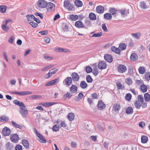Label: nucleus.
I'll return each mask as SVG.
<instances>
[{"instance_id":"2","label":"nucleus","mask_w":150,"mask_h":150,"mask_svg":"<svg viewBox=\"0 0 150 150\" xmlns=\"http://www.w3.org/2000/svg\"><path fill=\"white\" fill-rule=\"evenodd\" d=\"M64 6L71 11L73 8V5L68 0H65L64 2Z\"/></svg>"},{"instance_id":"44","label":"nucleus","mask_w":150,"mask_h":150,"mask_svg":"<svg viewBox=\"0 0 150 150\" xmlns=\"http://www.w3.org/2000/svg\"><path fill=\"white\" fill-rule=\"evenodd\" d=\"M6 146L7 149L10 150L13 147V146L12 144L9 142H8L6 143Z\"/></svg>"},{"instance_id":"56","label":"nucleus","mask_w":150,"mask_h":150,"mask_svg":"<svg viewBox=\"0 0 150 150\" xmlns=\"http://www.w3.org/2000/svg\"><path fill=\"white\" fill-rule=\"evenodd\" d=\"M52 129L54 132H57L59 130V127H57L56 125H54L52 128Z\"/></svg>"},{"instance_id":"12","label":"nucleus","mask_w":150,"mask_h":150,"mask_svg":"<svg viewBox=\"0 0 150 150\" xmlns=\"http://www.w3.org/2000/svg\"><path fill=\"white\" fill-rule=\"evenodd\" d=\"M55 50L57 52H69L70 51L68 49H63L60 47H55Z\"/></svg>"},{"instance_id":"24","label":"nucleus","mask_w":150,"mask_h":150,"mask_svg":"<svg viewBox=\"0 0 150 150\" xmlns=\"http://www.w3.org/2000/svg\"><path fill=\"white\" fill-rule=\"evenodd\" d=\"M67 118L70 121H72L74 118V115L72 112H70L69 113L67 116Z\"/></svg>"},{"instance_id":"40","label":"nucleus","mask_w":150,"mask_h":150,"mask_svg":"<svg viewBox=\"0 0 150 150\" xmlns=\"http://www.w3.org/2000/svg\"><path fill=\"white\" fill-rule=\"evenodd\" d=\"M148 139V137L146 136H142L141 137V141L143 143H146L147 142Z\"/></svg>"},{"instance_id":"33","label":"nucleus","mask_w":150,"mask_h":150,"mask_svg":"<svg viewBox=\"0 0 150 150\" xmlns=\"http://www.w3.org/2000/svg\"><path fill=\"white\" fill-rule=\"evenodd\" d=\"M80 86L82 88L84 89L86 88L87 87L88 85L85 81H83L81 82L80 83Z\"/></svg>"},{"instance_id":"50","label":"nucleus","mask_w":150,"mask_h":150,"mask_svg":"<svg viewBox=\"0 0 150 150\" xmlns=\"http://www.w3.org/2000/svg\"><path fill=\"white\" fill-rule=\"evenodd\" d=\"M145 78L147 81L150 80V72L146 73L145 75Z\"/></svg>"},{"instance_id":"41","label":"nucleus","mask_w":150,"mask_h":150,"mask_svg":"<svg viewBox=\"0 0 150 150\" xmlns=\"http://www.w3.org/2000/svg\"><path fill=\"white\" fill-rule=\"evenodd\" d=\"M150 96L149 94L146 93L144 95V98L145 100L147 102H149L150 100Z\"/></svg>"},{"instance_id":"55","label":"nucleus","mask_w":150,"mask_h":150,"mask_svg":"<svg viewBox=\"0 0 150 150\" xmlns=\"http://www.w3.org/2000/svg\"><path fill=\"white\" fill-rule=\"evenodd\" d=\"M44 58L46 60H50L53 59V57L47 55H45L43 56Z\"/></svg>"},{"instance_id":"31","label":"nucleus","mask_w":150,"mask_h":150,"mask_svg":"<svg viewBox=\"0 0 150 150\" xmlns=\"http://www.w3.org/2000/svg\"><path fill=\"white\" fill-rule=\"evenodd\" d=\"M22 143L23 146L26 149H28L29 148V144L28 141L25 139L23 140H22Z\"/></svg>"},{"instance_id":"11","label":"nucleus","mask_w":150,"mask_h":150,"mask_svg":"<svg viewBox=\"0 0 150 150\" xmlns=\"http://www.w3.org/2000/svg\"><path fill=\"white\" fill-rule=\"evenodd\" d=\"M97 107L99 110H102L105 108V105L103 102L102 101L100 100L99 101Z\"/></svg>"},{"instance_id":"48","label":"nucleus","mask_w":150,"mask_h":150,"mask_svg":"<svg viewBox=\"0 0 150 150\" xmlns=\"http://www.w3.org/2000/svg\"><path fill=\"white\" fill-rule=\"evenodd\" d=\"M125 82L126 83L129 85H131L132 83V81L130 78H128L125 79Z\"/></svg>"},{"instance_id":"37","label":"nucleus","mask_w":150,"mask_h":150,"mask_svg":"<svg viewBox=\"0 0 150 150\" xmlns=\"http://www.w3.org/2000/svg\"><path fill=\"white\" fill-rule=\"evenodd\" d=\"M75 4L77 7H81L83 5L82 2L79 0H76L75 1Z\"/></svg>"},{"instance_id":"20","label":"nucleus","mask_w":150,"mask_h":150,"mask_svg":"<svg viewBox=\"0 0 150 150\" xmlns=\"http://www.w3.org/2000/svg\"><path fill=\"white\" fill-rule=\"evenodd\" d=\"M130 59L132 61H135L138 59V56L135 53H132L130 56Z\"/></svg>"},{"instance_id":"21","label":"nucleus","mask_w":150,"mask_h":150,"mask_svg":"<svg viewBox=\"0 0 150 150\" xmlns=\"http://www.w3.org/2000/svg\"><path fill=\"white\" fill-rule=\"evenodd\" d=\"M127 47L125 43H120L119 46L118 48L120 51H122L126 49Z\"/></svg>"},{"instance_id":"22","label":"nucleus","mask_w":150,"mask_h":150,"mask_svg":"<svg viewBox=\"0 0 150 150\" xmlns=\"http://www.w3.org/2000/svg\"><path fill=\"white\" fill-rule=\"evenodd\" d=\"M111 50L113 52L118 54H119L120 52L119 49L118 48L114 46H112L111 48Z\"/></svg>"},{"instance_id":"26","label":"nucleus","mask_w":150,"mask_h":150,"mask_svg":"<svg viewBox=\"0 0 150 150\" xmlns=\"http://www.w3.org/2000/svg\"><path fill=\"white\" fill-rule=\"evenodd\" d=\"M26 17L28 21H31L32 22L35 18L34 16L31 14L28 15L26 16Z\"/></svg>"},{"instance_id":"36","label":"nucleus","mask_w":150,"mask_h":150,"mask_svg":"<svg viewBox=\"0 0 150 150\" xmlns=\"http://www.w3.org/2000/svg\"><path fill=\"white\" fill-rule=\"evenodd\" d=\"M140 89L143 92L145 93L147 91V87L146 86L143 84L141 86Z\"/></svg>"},{"instance_id":"6","label":"nucleus","mask_w":150,"mask_h":150,"mask_svg":"<svg viewBox=\"0 0 150 150\" xmlns=\"http://www.w3.org/2000/svg\"><path fill=\"white\" fill-rule=\"evenodd\" d=\"M10 139L12 142L16 143L18 142L19 138L16 134H13L11 136Z\"/></svg>"},{"instance_id":"64","label":"nucleus","mask_w":150,"mask_h":150,"mask_svg":"<svg viewBox=\"0 0 150 150\" xmlns=\"http://www.w3.org/2000/svg\"><path fill=\"white\" fill-rule=\"evenodd\" d=\"M48 33L47 30H43L39 32V33L42 35H47Z\"/></svg>"},{"instance_id":"29","label":"nucleus","mask_w":150,"mask_h":150,"mask_svg":"<svg viewBox=\"0 0 150 150\" xmlns=\"http://www.w3.org/2000/svg\"><path fill=\"white\" fill-rule=\"evenodd\" d=\"M7 7L6 6L4 5L0 6V12L1 13H4L6 11Z\"/></svg>"},{"instance_id":"1","label":"nucleus","mask_w":150,"mask_h":150,"mask_svg":"<svg viewBox=\"0 0 150 150\" xmlns=\"http://www.w3.org/2000/svg\"><path fill=\"white\" fill-rule=\"evenodd\" d=\"M19 112L23 118H26L28 113V110L25 106L23 107H20Z\"/></svg>"},{"instance_id":"62","label":"nucleus","mask_w":150,"mask_h":150,"mask_svg":"<svg viewBox=\"0 0 150 150\" xmlns=\"http://www.w3.org/2000/svg\"><path fill=\"white\" fill-rule=\"evenodd\" d=\"M62 30L64 32L67 31L68 30V26L67 24H65L62 28Z\"/></svg>"},{"instance_id":"49","label":"nucleus","mask_w":150,"mask_h":150,"mask_svg":"<svg viewBox=\"0 0 150 150\" xmlns=\"http://www.w3.org/2000/svg\"><path fill=\"white\" fill-rule=\"evenodd\" d=\"M102 33L101 32L98 33H94L92 35L91 37H100L102 36Z\"/></svg>"},{"instance_id":"17","label":"nucleus","mask_w":150,"mask_h":150,"mask_svg":"<svg viewBox=\"0 0 150 150\" xmlns=\"http://www.w3.org/2000/svg\"><path fill=\"white\" fill-rule=\"evenodd\" d=\"M37 136L40 139V141L43 143H45L46 142V140L45 139L43 136L41 135L40 134H38Z\"/></svg>"},{"instance_id":"15","label":"nucleus","mask_w":150,"mask_h":150,"mask_svg":"<svg viewBox=\"0 0 150 150\" xmlns=\"http://www.w3.org/2000/svg\"><path fill=\"white\" fill-rule=\"evenodd\" d=\"M75 26L78 28H83L84 27L83 24L81 21H76L75 23Z\"/></svg>"},{"instance_id":"14","label":"nucleus","mask_w":150,"mask_h":150,"mask_svg":"<svg viewBox=\"0 0 150 150\" xmlns=\"http://www.w3.org/2000/svg\"><path fill=\"white\" fill-rule=\"evenodd\" d=\"M96 12L99 13H103L104 11V7L102 6H98L96 8Z\"/></svg>"},{"instance_id":"8","label":"nucleus","mask_w":150,"mask_h":150,"mask_svg":"<svg viewBox=\"0 0 150 150\" xmlns=\"http://www.w3.org/2000/svg\"><path fill=\"white\" fill-rule=\"evenodd\" d=\"M11 133V131L10 129L6 127H5L3 129L2 131V133L4 136H7L9 135Z\"/></svg>"},{"instance_id":"4","label":"nucleus","mask_w":150,"mask_h":150,"mask_svg":"<svg viewBox=\"0 0 150 150\" xmlns=\"http://www.w3.org/2000/svg\"><path fill=\"white\" fill-rule=\"evenodd\" d=\"M127 70L126 67L124 65H120L117 67L118 71L120 73H123L125 72Z\"/></svg>"},{"instance_id":"52","label":"nucleus","mask_w":150,"mask_h":150,"mask_svg":"<svg viewBox=\"0 0 150 150\" xmlns=\"http://www.w3.org/2000/svg\"><path fill=\"white\" fill-rule=\"evenodd\" d=\"M58 71V69L56 68H54L50 70L49 73L51 74H53L55 73Z\"/></svg>"},{"instance_id":"23","label":"nucleus","mask_w":150,"mask_h":150,"mask_svg":"<svg viewBox=\"0 0 150 150\" xmlns=\"http://www.w3.org/2000/svg\"><path fill=\"white\" fill-rule=\"evenodd\" d=\"M32 93V92L30 91H24L22 92H19L18 95L23 96L31 94Z\"/></svg>"},{"instance_id":"35","label":"nucleus","mask_w":150,"mask_h":150,"mask_svg":"<svg viewBox=\"0 0 150 150\" xmlns=\"http://www.w3.org/2000/svg\"><path fill=\"white\" fill-rule=\"evenodd\" d=\"M104 18L106 19L110 20L111 19L112 16L110 13H106L104 15Z\"/></svg>"},{"instance_id":"58","label":"nucleus","mask_w":150,"mask_h":150,"mask_svg":"<svg viewBox=\"0 0 150 150\" xmlns=\"http://www.w3.org/2000/svg\"><path fill=\"white\" fill-rule=\"evenodd\" d=\"M11 123H12V124H13V125L15 127H17V128H20V129H21L22 128V127L21 126V125H18V124H16V123H15L14 122H13V121H11Z\"/></svg>"},{"instance_id":"63","label":"nucleus","mask_w":150,"mask_h":150,"mask_svg":"<svg viewBox=\"0 0 150 150\" xmlns=\"http://www.w3.org/2000/svg\"><path fill=\"white\" fill-rule=\"evenodd\" d=\"M15 39V37L14 36H12L11 37L9 38L8 40V42L11 44H12L14 40Z\"/></svg>"},{"instance_id":"3","label":"nucleus","mask_w":150,"mask_h":150,"mask_svg":"<svg viewBox=\"0 0 150 150\" xmlns=\"http://www.w3.org/2000/svg\"><path fill=\"white\" fill-rule=\"evenodd\" d=\"M107 64L106 62L104 61L100 62L98 64V67L100 70H102L106 69L107 68Z\"/></svg>"},{"instance_id":"53","label":"nucleus","mask_w":150,"mask_h":150,"mask_svg":"<svg viewBox=\"0 0 150 150\" xmlns=\"http://www.w3.org/2000/svg\"><path fill=\"white\" fill-rule=\"evenodd\" d=\"M85 69L86 72L88 73H89L91 72L92 71V68L90 66H88L86 67Z\"/></svg>"},{"instance_id":"5","label":"nucleus","mask_w":150,"mask_h":150,"mask_svg":"<svg viewBox=\"0 0 150 150\" xmlns=\"http://www.w3.org/2000/svg\"><path fill=\"white\" fill-rule=\"evenodd\" d=\"M47 3L45 0H39L38 1V6L40 7H45L47 6Z\"/></svg>"},{"instance_id":"38","label":"nucleus","mask_w":150,"mask_h":150,"mask_svg":"<svg viewBox=\"0 0 150 150\" xmlns=\"http://www.w3.org/2000/svg\"><path fill=\"white\" fill-rule=\"evenodd\" d=\"M138 71L140 74H143L145 72L146 69L144 67H141L139 68Z\"/></svg>"},{"instance_id":"57","label":"nucleus","mask_w":150,"mask_h":150,"mask_svg":"<svg viewBox=\"0 0 150 150\" xmlns=\"http://www.w3.org/2000/svg\"><path fill=\"white\" fill-rule=\"evenodd\" d=\"M56 103L54 102H47L46 103V107H49Z\"/></svg>"},{"instance_id":"54","label":"nucleus","mask_w":150,"mask_h":150,"mask_svg":"<svg viewBox=\"0 0 150 150\" xmlns=\"http://www.w3.org/2000/svg\"><path fill=\"white\" fill-rule=\"evenodd\" d=\"M140 7L143 9H145L146 8V6L145 2L142 1L141 2Z\"/></svg>"},{"instance_id":"39","label":"nucleus","mask_w":150,"mask_h":150,"mask_svg":"<svg viewBox=\"0 0 150 150\" xmlns=\"http://www.w3.org/2000/svg\"><path fill=\"white\" fill-rule=\"evenodd\" d=\"M3 23V25L1 26L2 28L6 32H8L9 29V27L6 26L7 24L4 23Z\"/></svg>"},{"instance_id":"47","label":"nucleus","mask_w":150,"mask_h":150,"mask_svg":"<svg viewBox=\"0 0 150 150\" xmlns=\"http://www.w3.org/2000/svg\"><path fill=\"white\" fill-rule=\"evenodd\" d=\"M42 96H41L38 95H34L30 96V98L33 99H35L39 98H41Z\"/></svg>"},{"instance_id":"10","label":"nucleus","mask_w":150,"mask_h":150,"mask_svg":"<svg viewBox=\"0 0 150 150\" xmlns=\"http://www.w3.org/2000/svg\"><path fill=\"white\" fill-rule=\"evenodd\" d=\"M72 80L70 77H68L66 78L64 82L66 85L69 86L71 85L72 83Z\"/></svg>"},{"instance_id":"60","label":"nucleus","mask_w":150,"mask_h":150,"mask_svg":"<svg viewBox=\"0 0 150 150\" xmlns=\"http://www.w3.org/2000/svg\"><path fill=\"white\" fill-rule=\"evenodd\" d=\"M15 150H22V146L19 144L16 145L15 148Z\"/></svg>"},{"instance_id":"9","label":"nucleus","mask_w":150,"mask_h":150,"mask_svg":"<svg viewBox=\"0 0 150 150\" xmlns=\"http://www.w3.org/2000/svg\"><path fill=\"white\" fill-rule=\"evenodd\" d=\"M59 81V79L58 78L56 79L47 83L46 84L45 86H49L51 85H55L56 83L58 82Z\"/></svg>"},{"instance_id":"34","label":"nucleus","mask_w":150,"mask_h":150,"mask_svg":"<svg viewBox=\"0 0 150 150\" xmlns=\"http://www.w3.org/2000/svg\"><path fill=\"white\" fill-rule=\"evenodd\" d=\"M89 17L90 19L92 20H95L96 19V15L93 13H90L89 15Z\"/></svg>"},{"instance_id":"28","label":"nucleus","mask_w":150,"mask_h":150,"mask_svg":"<svg viewBox=\"0 0 150 150\" xmlns=\"http://www.w3.org/2000/svg\"><path fill=\"white\" fill-rule=\"evenodd\" d=\"M109 11L111 14L113 15L117 13V10L115 8H110L109 10Z\"/></svg>"},{"instance_id":"16","label":"nucleus","mask_w":150,"mask_h":150,"mask_svg":"<svg viewBox=\"0 0 150 150\" xmlns=\"http://www.w3.org/2000/svg\"><path fill=\"white\" fill-rule=\"evenodd\" d=\"M47 6L48 7V10H54L55 9V6L54 4L51 2L47 3Z\"/></svg>"},{"instance_id":"45","label":"nucleus","mask_w":150,"mask_h":150,"mask_svg":"<svg viewBox=\"0 0 150 150\" xmlns=\"http://www.w3.org/2000/svg\"><path fill=\"white\" fill-rule=\"evenodd\" d=\"M132 95L130 93L127 94L125 97L126 100L127 101H129L131 99Z\"/></svg>"},{"instance_id":"59","label":"nucleus","mask_w":150,"mask_h":150,"mask_svg":"<svg viewBox=\"0 0 150 150\" xmlns=\"http://www.w3.org/2000/svg\"><path fill=\"white\" fill-rule=\"evenodd\" d=\"M116 84L117 88L119 89H122L124 88V86H122L120 83L117 82Z\"/></svg>"},{"instance_id":"42","label":"nucleus","mask_w":150,"mask_h":150,"mask_svg":"<svg viewBox=\"0 0 150 150\" xmlns=\"http://www.w3.org/2000/svg\"><path fill=\"white\" fill-rule=\"evenodd\" d=\"M72 95L69 93L67 92L66 94H64L63 96V98L65 100H66L67 98H68L69 99L70 98L71 96H72Z\"/></svg>"},{"instance_id":"27","label":"nucleus","mask_w":150,"mask_h":150,"mask_svg":"<svg viewBox=\"0 0 150 150\" xmlns=\"http://www.w3.org/2000/svg\"><path fill=\"white\" fill-rule=\"evenodd\" d=\"M134 105L137 109H139L141 106V102L136 100L134 101Z\"/></svg>"},{"instance_id":"46","label":"nucleus","mask_w":150,"mask_h":150,"mask_svg":"<svg viewBox=\"0 0 150 150\" xmlns=\"http://www.w3.org/2000/svg\"><path fill=\"white\" fill-rule=\"evenodd\" d=\"M86 80L88 83H91L92 81V79L89 75H88L86 76Z\"/></svg>"},{"instance_id":"7","label":"nucleus","mask_w":150,"mask_h":150,"mask_svg":"<svg viewBox=\"0 0 150 150\" xmlns=\"http://www.w3.org/2000/svg\"><path fill=\"white\" fill-rule=\"evenodd\" d=\"M72 79L74 81H77L79 79V75L76 72H73L71 74Z\"/></svg>"},{"instance_id":"32","label":"nucleus","mask_w":150,"mask_h":150,"mask_svg":"<svg viewBox=\"0 0 150 150\" xmlns=\"http://www.w3.org/2000/svg\"><path fill=\"white\" fill-rule=\"evenodd\" d=\"M69 18L72 20L75 21L78 18V16L76 15L71 14L69 16Z\"/></svg>"},{"instance_id":"30","label":"nucleus","mask_w":150,"mask_h":150,"mask_svg":"<svg viewBox=\"0 0 150 150\" xmlns=\"http://www.w3.org/2000/svg\"><path fill=\"white\" fill-rule=\"evenodd\" d=\"M113 107L114 110L115 112L119 111L120 108V105L117 104H114Z\"/></svg>"},{"instance_id":"43","label":"nucleus","mask_w":150,"mask_h":150,"mask_svg":"<svg viewBox=\"0 0 150 150\" xmlns=\"http://www.w3.org/2000/svg\"><path fill=\"white\" fill-rule=\"evenodd\" d=\"M53 67L54 65L52 64L47 66L45 67L42 68V71H45L49 69H50Z\"/></svg>"},{"instance_id":"25","label":"nucleus","mask_w":150,"mask_h":150,"mask_svg":"<svg viewBox=\"0 0 150 150\" xmlns=\"http://www.w3.org/2000/svg\"><path fill=\"white\" fill-rule=\"evenodd\" d=\"M133 109L131 107L127 108L126 110V112L128 114H131L133 112Z\"/></svg>"},{"instance_id":"19","label":"nucleus","mask_w":150,"mask_h":150,"mask_svg":"<svg viewBox=\"0 0 150 150\" xmlns=\"http://www.w3.org/2000/svg\"><path fill=\"white\" fill-rule=\"evenodd\" d=\"M13 103L16 105L20 106V107H22L25 106L23 103L17 100H14L13 101Z\"/></svg>"},{"instance_id":"61","label":"nucleus","mask_w":150,"mask_h":150,"mask_svg":"<svg viewBox=\"0 0 150 150\" xmlns=\"http://www.w3.org/2000/svg\"><path fill=\"white\" fill-rule=\"evenodd\" d=\"M29 24L34 28H36L38 25L37 23L33 21L30 22Z\"/></svg>"},{"instance_id":"51","label":"nucleus","mask_w":150,"mask_h":150,"mask_svg":"<svg viewBox=\"0 0 150 150\" xmlns=\"http://www.w3.org/2000/svg\"><path fill=\"white\" fill-rule=\"evenodd\" d=\"M141 102H143L144 99L142 95H139L138 96V100H137Z\"/></svg>"},{"instance_id":"18","label":"nucleus","mask_w":150,"mask_h":150,"mask_svg":"<svg viewBox=\"0 0 150 150\" xmlns=\"http://www.w3.org/2000/svg\"><path fill=\"white\" fill-rule=\"evenodd\" d=\"M77 91V86L74 85H72L70 88V91L73 93H75Z\"/></svg>"},{"instance_id":"13","label":"nucleus","mask_w":150,"mask_h":150,"mask_svg":"<svg viewBox=\"0 0 150 150\" xmlns=\"http://www.w3.org/2000/svg\"><path fill=\"white\" fill-rule=\"evenodd\" d=\"M104 59L107 62H111L113 60L112 57V56L109 54H106L105 55Z\"/></svg>"}]
</instances>
